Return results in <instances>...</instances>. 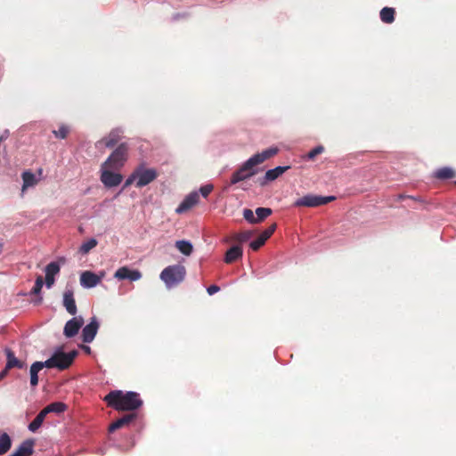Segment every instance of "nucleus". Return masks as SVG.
Instances as JSON below:
<instances>
[{"instance_id": "nucleus-1", "label": "nucleus", "mask_w": 456, "mask_h": 456, "mask_svg": "<svg viewBox=\"0 0 456 456\" xmlns=\"http://www.w3.org/2000/svg\"><path fill=\"white\" fill-rule=\"evenodd\" d=\"M104 400L109 406L118 411H134L138 409L142 403L137 393H124L120 390L111 391L105 396Z\"/></svg>"}, {"instance_id": "nucleus-2", "label": "nucleus", "mask_w": 456, "mask_h": 456, "mask_svg": "<svg viewBox=\"0 0 456 456\" xmlns=\"http://www.w3.org/2000/svg\"><path fill=\"white\" fill-rule=\"evenodd\" d=\"M157 176L156 169L147 168L141 165L126 180L124 187H128L134 183L137 188H142L153 182Z\"/></svg>"}, {"instance_id": "nucleus-3", "label": "nucleus", "mask_w": 456, "mask_h": 456, "mask_svg": "<svg viewBox=\"0 0 456 456\" xmlns=\"http://www.w3.org/2000/svg\"><path fill=\"white\" fill-rule=\"evenodd\" d=\"M185 268L181 265H169L160 273V279L164 281L167 288L171 289L184 280Z\"/></svg>"}, {"instance_id": "nucleus-4", "label": "nucleus", "mask_w": 456, "mask_h": 456, "mask_svg": "<svg viewBox=\"0 0 456 456\" xmlns=\"http://www.w3.org/2000/svg\"><path fill=\"white\" fill-rule=\"evenodd\" d=\"M77 354L75 350L65 353L61 349H57L52 357L45 361V367L59 370L67 369L72 363Z\"/></svg>"}, {"instance_id": "nucleus-5", "label": "nucleus", "mask_w": 456, "mask_h": 456, "mask_svg": "<svg viewBox=\"0 0 456 456\" xmlns=\"http://www.w3.org/2000/svg\"><path fill=\"white\" fill-rule=\"evenodd\" d=\"M127 159V147L125 144L118 146L111 155L102 163L103 167H110L113 170L121 168Z\"/></svg>"}, {"instance_id": "nucleus-6", "label": "nucleus", "mask_w": 456, "mask_h": 456, "mask_svg": "<svg viewBox=\"0 0 456 456\" xmlns=\"http://www.w3.org/2000/svg\"><path fill=\"white\" fill-rule=\"evenodd\" d=\"M334 200V196H319L314 194H307L297 200L294 203V206L314 208L328 204L329 202H331Z\"/></svg>"}, {"instance_id": "nucleus-7", "label": "nucleus", "mask_w": 456, "mask_h": 456, "mask_svg": "<svg viewBox=\"0 0 456 456\" xmlns=\"http://www.w3.org/2000/svg\"><path fill=\"white\" fill-rule=\"evenodd\" d=\"M257 172V169L254 166V164L251 162V160L248 159L247 161H245L242 166L232 174L231 178V183L236 184L239 182L244 181L246 179L250 178L254 175H256Z\"/></svg>"}, {"instance_id": "nucleus-8", "label": "nucleus", "mask_w": 456, "mask_h": 456, "mask_svg": "<svg viewBox=\"0 0 456 456\" xmlns=\"http://www.w3.org/2000/svg\"><path fill=\"white\" fill-rule=\"evenodd\" d=\"M65 263V258L61 257L58 261L49 263L45 268V284L47 289H51L54 282L55 277L60 273L61 264Z\"/></svg>"}, {"instance_id": "nucleus-9", "label": "nucleus", "mask_w": 456, "mask_h": 456, "mask_svg": "<svg viewBox=\"0 0 456 456\" xmlns=\"http://www.w3.org/2000/svg\"><path fill=\"white\" fill-rule=\"evenodd\" d=\"M113 168L101 167V181L104 186L112 188L118 186L123 180V176L118 174L112 172Z\"/></svg>"}, {"instance_id": "nucleus-10", "label": "nucleus", "mask_w": 456, "mask_h": 456, "mask_svg": "<svg viewBox=\"0 0 456 456\" xmlns=\"http://www.w3.org/2000/svg\"><path fill=\"white\" fill-rule=\"evenodd\" d=\"M43 171L42 169H38L37 173H33L29 170L24 171L21 175L22 178V187H21V196H23L30 188H34L38 184V183L42 179Z\"/></svg>"}, {"instance_id": "nucleus-11", "label": "nucleus", "mask_w": 456, "mask_h": 456, "mask_svg": "<svg viewBox=\"0 0 456 456\" xmlns=\"http://www.w3.org/2000/svg\"><path fill=\"white\" fill-rule=\"evenodd\" d=\"M4 353L6 355V364L4 370H2V378H4L5 373L11 369L16 368L21 370L26 368V362L17 358L9 348H5Z\"/></svg>"}, {"instance_id": "nucleus-12", "label": "nucleus", "mask_w": 456, "mask_h": 456, "mask_svg": "<svg viewBox=\"0 0 456 456\" xmlns=\"http://www.w3.org/2000/svg\"><path fill=\"white\" fill-rule=\"evenodd\" d=\"M84 324L82 316H75L68 321L63 329V334L66 338H73L76 336Z\"/></svg>"}, {"instance_id": "nucleus-13", "label": "nucleus", "mask_w": 456, "mask_h": 456, "mask_svg": "<svg viewBox=\"0 0 456 456\" xmlns=\"http://www.w3.org/2000/svg\"><path fill=\"white\" fill-rule=\"evenodd\" d=\"M99 322L95 316L92 317L90 322L82 330V338L85 343H91L99 330Z\"/></svg>"}, {"instance_id": "nucleus-14", "label": "nucleus", "mask_w": 456, "mask_h": 456, "mask_svg": "<svg viewBox=\"0 0 456 456\" xmlns=\"http://www.w3.org/2000/svg\"><path fill=\"white\" fill-rule=\"evenodd\" d=\"M114 278L119 281L129 280L131 281H135L142 278V273L138 270H131L127 266H123L115 272Z\"/></svg>"}, {"instance_id": "nucleus-15", "label": "nucleus", "mask_w": 456, "mask_h": 456, "mask_svg": "<svg viewBox=\"0 0 456 456\" xmlns=\"http://www.w3.org/2000/svg\"><path fill=\"white\" fill-rule=\"evenodd\" d=\"M101 282V277L91 271H85L80 274V285L85 289H92Z\"/></svg>"}, {"instance_id": "nucleus-16", "label": "nucleus", "mask_w": 456, "mask_h": 456, "mask_svg": "<svg viewBox=\"0 0 456 456\" xmlns=\"http://www.w3.org/2000/svg\"><path fill=\"white\" fill-rule=\"evenodd\" d=\"M200 200V195L197 191H192L190 194H188L184 200L181 202V204L177 207L175 209V212L177 214H183L189 209H191L192 207H194Z\"/></svg>"}, {"instance_id": "nucleus-17", "label": "nucleus", "mask_w": 456, "mask_h": 456, "mask_svg": "<svg viewBox=\"0 0 456 456\" xmlns=\"http://www.w3.org/2000/svg\"><path fill=\"white\" fill-rule=\"evenodd\" d=\"M279 149L277 147H270L266 150H264L261 152L253 155L252 157L249 158V159L254 164V166L256 167L257 165L262 164L265 160L276 155Z\"/></svg>"}, {"instance_id": "nucleus-18", "label": "nucleus", "mask_w": 456, "mask_h": 456, "mask_svg": "<svg viewBox=\"0 0 456 456\" xmlns=\"http://www.w3.org/2000/svg\"><path fill=\"white\" fill-rule=\"evenodd\" d=\"M122 133V130L119 128L113 129L108 136L97 142V148H101L102 144L108 148L113 147L120 140Z\"/></svg>"}, {"instance_id": "nucleus-19", "label": "nucleus", "mask_w": 456, "mask_h": 456, "mask_svg": "<svg viewBox=\"0 0 456 456\" xmlns=\"http://www.w3.org/2000/svg\"><path fill=\"white\" fill-rule=\"evenodd\" d=\"M63 305L69 314L75 315L77 314V305L71 290H66L64 292Z\"/></svg>"}, {"instance_id": "nucleus-20", "label": "nucleus", "mask_w": 456, "mask_h": 456, "mask_svg": "<svg viewBox=\"0 0 456 456\" xmlns=\"http://www.w3.org/2000/svg\"><path fill=\"white\" fill-rule=\"evenodd\" d=\"M243 251L240 246L235 245L230 248L224 256V262L226 264H232L242 257Z\"/></svg>"}, {"instance_id": "nucleus-21", "label": "nucleus", "mask_w": 456, "mask_h": 456, "mask_svg": "<svg viewBox=\"0 0 456 456\" xmlns=\"http://www.w3.org/2000/svg\"><path fill=\"white\" fill-rule=\"evenodd\" d=\"M289 167H276L275 168L266 171L263 181L260 182L261 185H265L267 182L273 181L281 175Z\"/></svg>"}, {"instance_id": "nucleus-22", "label": "nucleus", "mask_w": 456, "mask_h": 456, "mask_svg": "<svg viewBox=\"0 0 456 456\" xmlns=\"http://www.w3.org/2000/svg\"><path fill=\"white\" fill-rule=\"evenodd\" d=\"M45 367V362H36L30 367V384L35 387L38 383V372Z\"/></svg>"}, {"instance_id": "nucleus-23", "label": "nucleus", "mask_w": 456, "mask_h": 456, "mask_svg": "<svg viewBox=\"0 0 456 456\" xmlns=\"http://www.w3.org/2000/svg\"><path fill=\"white\" fill-rule=\"evenodd\" d=\"M135 418V414H127L121 419H117L113 423H111L109 427L110 432H114L115 430L124 427L130 423Z\"/></svg>"}, {"instance_id": "nucleus-24", "label": "nucleus", "mask_w": 456, "mask_h": 456, "mask_svg": "<svg viewBox=\"0 0 456 456\" xmlns=\"http://www.w3.org/2000/svg\"><path fill=\"white\" fill-rule=\"evenodd\" d=\"M67 409V406L65 403L61 402H54L50 404H48L45 408L43 409L45 413L47 415L48 413L54 412V413H61Z\"/></svg>"}, {"instance_id": "nucleus-25", "label": "nucleus", "mask_w": 456, "mask_h": 456, "mask_svg": "<svg viewBox=\"0 0 456 456\" xmlns=\"http://www.w3.org/2000/svg\"><path fill=\"white\" fill-rule=\"evenodd\" d=\"M175 248L184 256H190L192 253V244L188 240H177L175 242Z\"/></svg>"}, {"instance_id": "nucleus-26", "label": "nucleus", "mask_w": 456, "mask_h": 456, "mask_svg": "<svg viewBox=\"0 0 456 456\" xmlns=\"http://www.w3.org/2000/svg\"><path fill=\"white\" fill-rule=\"evenodd\" d=\"M45 417H46V414L42 410L37 415V417L34 419V420L28 425V430L31 432H36L42 426Z\"/></svg>"}, {"instance_id": "nucleus-27", "label": "nucleus", "mask_w": 456, "mask_h": 456, "mask_svg": "<svg viewBox=\"0 0 456 456\" xmlns=\"http://www.w3.org/2000/svg\"><path fill=\"white\" fill-rule=\"evenodd\" d=\"M380 19L385 23H392L395 20V10L391 7H384L380 11Z\"/></svg>"}, {"instance_id": "nucleus-28", "label": "nucleus", "mask_w": 456, "mask_h": 456, "mask_svg": "<svg viewBox=\"0 0 456 456\" xmlns=\"http://www.w3.org/2000/svg\"><path fill=\"white\" fill-rule=\"evenodd\" d=\"M454 170L448 167L439 168L436 171V177L438 179H449L454 177Z\"/></svg>"}, {"instance_id": "nucleus-29", "label": "nucleus", "mask_w": 456, "mask_h": 456, "mask_svg": "<svg viewBox=\"0 0 456 456\" xmlns=\"http://www.w3.org/2000/svg\"><path fill=\"white\" fill-rule=\"evenodd\" d=\"M252 236H253L252 231H243V232L235 233L232 236V240L238 243H244V242H247L248 240H249Z\"/></svg>"}, {"instance_id": "nucleus-30", "label": "nucleus", "mask_w": 456, "mask_h": 456, "mask_svg": "<svg viewBox=\"0 0 456 456\" xmlns=\"http://www.w3.org/2000/svg\"><path fill=\"white\" fill-rule=\"evenodd\" d=\"M98 242L95 239L91 238L82 243L79 248V252L83 255H86L97 246Z\"/></svg>"}, {"instance_id": "nucleus-31", "label": "nucleus", "mask_w": 456, "mask_h": 456, "mask_svg": "<svg viewBox=\"0 0 456 456\" xmlns=\"http://www.w3.org/2000/svg\"><path fill=\"white\" fill-rule=\"evenodd\" d=\"M272 214V209L269 208H257L256 209V224L262 222Z\"/></svg>"}, {"instance_id": "nucleus-32", "label": "nucleus", "mask_w": 456, "mask_h": 456, "mask_svg": "<svg viewBox=\"0 0 456 456\" xmlns=\"http://www.w3.org/2000/svg\"><path fill=\"white\" fill-rule=\"evenodd\" d=\"M44 284L45 281L43 277L41 275L37 276L35 281V285L31 290V293L34 295H39Z\"/></svg>"}, {"instance_id": "nucleus-33", "label": "nucleus", "mask_w": 456, "mask_h": 456, "mask_svg": "<svg viewBox=\"0 0 456 456\" xmlns=\"http://www.w3.org/2000/svg\"><path fill=\"white\" fill-rule=\"evenodd\" d=\"M12 445L11 438L6 433H2V455L4 454Z\"/></svg>"}, {"instance_id": "nucleus-34", "label": "nucleus", "mask_w": 456, "mask_h": 456, "mask_svg": "<svg viewBox=\"0 0 456 456\" xmlns=\"http://www.w3.org/2000/svg\"><path fill=\"white\" fill-rule=\"evenodd\" d=\"M266 240L267 239H265L262 234H260L256 240L250 242L249 247L253 250H257L265 243Z\"/></svg>"}, {"instance_id": "nucleus-35", "label": "nucleus", "mask_w": 456, "mask_h": 456, "mask_svg": "<svg viewBox=\"0 0 456 456\" xmlns=\"http://www.w3.org/2000/svg\"><path fill=\"white\" fill-rule=\"evenodd\" d=\"M323 151H324V147L322 145H319V146L315 147L314 149H313L312 151H310L307 153V155L305 157V159L312 160L317 155L322 154Z\"/></svg>"}, {"instance_id": "nucleus-36", "label": "nucleus", "mask_w": 456, "mask_h": 456, "mask_svg": "<svg viewBox=\"0 0 456 456\" xmlns=\"http://www.w3.org/2000/svg\"><path fill=\"white\" fill-rule=\"evenodd\" d=\"M68 126L61 125L58 130H53V134L57 138L64 139L69 134Z\"/></svg>"}, {"instance_id": "nucleus-37", "label": "nucleus", "mask_w": 456, "mask_h": 456, "mask_svg": "<svg viewBox=\"0 0 456 456\" xmlns=\"http://www.w3.org/2000/svg\"><path fill=\"white\" fill-rule=\"evenodd\" d=\"M243 217L249 224H256V218L253 211L251 209H249V208H245L243 210Z\"/></svg>"}, {"instance_id": "nucleus-38", "label": "nucleus", "mask_w": 456, "mask_h": 456, "mask_svg": "<svg viewBox=\"0 0 456 456\" xmlns=\"http://www.w3.org/2000/svg\"><path fill=\"white\" fill-rule=\"evenodd\" d=\"M212 191H213L212 184H206L204 186H201L200 189V191L204 198H207Z\"/></svg>"}, {"instance_id": "nucleus-39", "label": "nucleus", "mask_w": 456, "mask_h": 456, "mask_svg": "<svg viewBox=\"0 0 456 456\" xmlns=\"http://www.w3.org/2000/svg\"><path fill=\"white\" fill-rule=\"evenodd\" d=\"M276 229V224H273L272 225H270L266 230H265L261 234L265 238V239H269L272 234L274 232Z\"/></svg>"}, {"instance_id": "nucleus-40", "label": "nucleus", "mask_w": 456, "mask_h": 456, "mask_svg": "<svg viewBox=\"0 0 456 456\" xmlns=\"http://www.w3.org/2000/svg\"><path fill=\"white\" fill-rule=\"evenodd\" d=\"M276 229V224H273L272 225H270L266 230H265L261 234L265 238V239H269L272 234L274 232Z\"/></svg>"}, {"instance_id": "nucleus-41", "label": "nucleus", "mask_w": 456, "mask_h": 456, "mask_svg": "<svg viewBox=\"0 0 456 456\" xmlns=\"http://www.w3.org/2000/svg\"><path fill=\"white\" fill-rule=\"evenodd\" d=\"M220 290V288L216 285H211L207 289L208 293L211 296L215 293L218 292Z\"/></svg>"}, {"instance_id": "nucleus-42", "label": "nucleus", "mask_w": 456, "mask_h": 456, "mask_svg": "<svg viewBox=\"0 0 456 456\" xmlns=\"http://www.w3.org/2000/svg\"><path fill=\"white\" fill-rule=\"evenodd\" d=\"M104 274V272H100V273L98 274L101 277V281L103 279Z\"/></svg>"}]
</instances>
